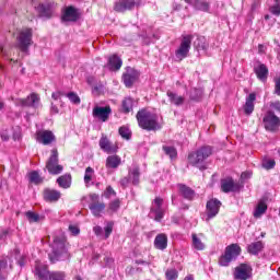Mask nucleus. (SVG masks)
<instances>
[{"label": "nucleus", "instance_id": "1", "mask_svg": "<svg viewBox=\"0 0 280 280\" xmlns=\"http://www.w3.org/2000/svg\"><path fill=\"white\" fill-rule=\"evenodd\" d=\"M51 253L48 254L51 264L69 259V249L67 248V238L65 235H55L50 244Z\"/></svg>", "mask_w": 280, "mask_h": 280}, {"label": "nucleus", "instance_id": "2", "mask_svg": "<svg viewBox=\"0 0 280 280\" xmlns=\"http://www.w3.org/2000/svg\"><path fill=\"white\" fill-rule=\"evenodd\" d=\"M138 125L143 130H161L159 116L148 109H140L137 115Z\"/></svg>", "mask_w": 280, "mask_h": 280}, {"label": "nucleus", "instance_id": "3", "mask_svg": "<svg viewBox=\"0 0 280 280\" xmlns=\"http://www.w3.org/2000/svg\"><path fill=\"white\" fill-rule=\"evenodd\" d=\"M213 154V149L209 145L201 147L197 151L188 154V163L194 167H198L199 170H207L205 166V161L209 159Z\"/></svg>", "mask_w": 280, "mask_h": 280}, {"label": "nucleus", "instance_id": "4", "mask_svg": "<svg viewBox=\"0 0 280 280\" xmlns=\"http://www.w3.org/2000/svg\"><path fill=\"white\" fill-rule=\"evenodd\" d=\"M35 275L39 280H67L65 271H49L40 261L35 262Z\"/></svg>", "mask_w": 280, "mask_h": 280}, {"label": "nucleus", "instance_id": "5", "mask_svg": "<svg viewBox=\"0 0 280 280\" xmlns=\"http://www.w3.org/2000/svg\"><path fill=\"white\" fill-rule=\"evenodd\" d=\"M240 253H242V247L237 244H231L225 248L224 255L220 257V266H229L231 261H235L240 257Z\"/></svg>", "mask_w": 280, "mask_h": 280}, {"label": "nucleus", "instance_id": "6", "mask_svg": "<svg viewBox=\"0 0 280 280\" xmlns=\"http://www.w3.org/2000/svg\"><path fill=\"white\" fill-rule=\"evenodd\" d=\"M58 159V149H52L51 154L46 162V170L48 171V174H51L52 176H58V174H62V171L65 167L59 164Z\"/></svg>", "mask_w": 280, "mask_h": 280}, {"label": "nucleus", "instance_id": "7", "mask_svg": "<svg viewBox=\"0 0 280 280\" xmlns=\"http://www.w3.org/2000/svg\"><path fill=\"white\" fill-rule=\"evenodd\" d=\"M191 40H194V36H183L179 47L175 50V58L177 60H185V58L189 56V49H191Z\"/></svg>", "mask_w": 280, "mask_h": 280}, {"label": "nucleus", "instance_id": "8", "mask_svg": "<svg viewBox=\"0 0 280 280\" xmlns=\"http://www.w3.org/2000/svg\"><path fill=\"white\" fill-rule=\"evenodd\" d=\"M32 28H22L18 35V47L21 51H27L32 46Z\"/></svg>", "mask_w": 280, "mask_h": 280}, {"label": "nucleus", "instance_id": "9", "mask_svg": "<svg viewBox=\"0 0 280 280\" xmlns=\"http://www.w3.org/2000/svg\"><path fill=\"white\" fill-rule=\"evenodd\" d=\"M262 122L265 126V129L268 130L269 132H277L280 128V118L275 115V112L268 110Z\"/></svg>", "mask_w": 280, "mask_h": 280}, {"label": "nucleus", "instance_id": "10", "mask_svg": "<svg viewBox=\"0 0 280 280\" xmlns=\"http://www.w3.org/2000/svg\"><path fill=\"white\" fill-rule=\"evenodd\" d=\"M151 218H154L155 222H161L165 215V210L163 209V198L156 197L151 206Z\"/></svg>", "mask_w": 280, "mask_h": 280}, {"label": "nucleus", "instance_id": "11", "mask_svg": "<svg viewBox=\"0 0 280 280\" xmlns=\"http://www.w3.org/2000/svg\"><path fill=\"white\" fill-rule=\"evenodd\" d=\"M220 207H222V202L218 199H210L207 202V206H206V213H207L206 222H209V220L215 218V215H218V213H220Z\"/></svg>", "mask_w": 280, "mask_h": 280}, {"label": "nucleus", "instance_id": "12", "mask_svg": "<svg viewBox=\"0 0 280 280\" xmlns=\"http://www.w3.org/2000/svg\"><path fill=\"white\" fill-rule=\"evenodd\" d=\"M113 113V109L110 106H95L93 108L92 115L95 119H100L101 121H108V117H110V114Z\"/></svg>", "mask_w": 280, "mask_h": 280}, {"label": "nucleus", "instance_id": "13", "mask_svg": "<svg viewBox=\"0 0 280 280\" xmlns=\"http://www.w3.org/2000/svg\"><path fill=\"white\" fill-rule=\"evenodd\" d=\"M252 275H253V268H250V266L248 265L243 264L235 268L234 279L248 280L250 279Z\"/></svg>", "mask_w": 280, "mask_h": 280}, {"label": "nucleus", "instance_id": "14", "mask_svg": "<svg viewBox=\"0 0 280 280\" xmlns=\"http://www.w3.org/2000/svg\"><path fill=\"white\" fill-rule=\"evenodd\" d=\"M36 141L43 145H49L56 141V136L49 130H40L36 132Z\"/></svg>", "mask_w": 280, "mask_h": 280}, {"label": "nucleus", "instance_id": "15", "mask_svg": "<svg viewBox=\"0 0 280 280\" xmlns=\"http://www.w3.org/2000/svg\"><path fill=\"white\" fill-rule=\"evenodd\" d=\"M136 5H139L135 0H118L115 3L114 10L115 12H128L132 10Z\"/></svg>", "mask_w": 280, "mask_h": 280}, {"label": "nucleus", "instance_id": "16", "mask_svg": "<svg viewBox=\"0 0 280 280\" xmlns=\"http://www.w3.org/2000/svg\"><path fill=\"white\" fill-rule=\"evenodd\" d=\"M240 183H235L233 178H225L221 180V189L224 194H230L231 191H240Z\"/></svg>", "mask_w": 280, "mask_h": 280}, {"label": "nucleus", "instance_id": "17", "mask_svg": "<svg viewBox=\"0 0 280 280\" xmlns=\"http://www.w3.org/2000/svg\"><path fill=\"white\" fill-rule=\"evenodd\" d=\"M62 197V194L59 190L46 188L44 189V200L46 202H58Z\"/></svg>", "mask_w": 280, "mask_h": 280}, {"label": "nucleus", "instance_id": "18", "mask_svg": "<svg viewBox=\"0 0 280 280\" xmlns=\"http://www.w3.org/2000/svg\"><path fill=\"white\" fill-rule=\"evenodd\" d=\"M257 100L256 93H250L246 100L245 104L243 106V110L245 115H253V112L255 110V101Z\"/></svg>", "mask_w": 280, "mask_h": 280}, {"label": "nucleus", "instance_id": "19", "mask_svg": "<svg viewBox=\"0 0 280 280\" xmlns=\"http://www.w3.org/2000/svg\"><path fill=\"white\" fill-rule=\"evenodd\" d=\"M189 5H192L195 10H199L200 12H209L211 4L207 2V0H184Z\"/></svg>", "mask_w": 280, "mask_h": 280}, {"label": "nucleus", "instance_id": "20", "mask_svg": "<svg viewBox=\"0 0 280 280\" xmlns=\"http://www.w3.org/2000/svg\"><path fill=\"white\" fill-rule=\"evenodd\" d=\"M61 19L66 23H75L78 21V10L73 7L66 8Z\"/></svg>", "mask_w": 280, "mask_h": 280}, {"label": "nucleus", "instance_id": "21", "mask_svg": "<svg viewBox=\"0 0 280 280\" xmlns=\"http://www.w3.org/2000/svg\"><path fill=\"white\" fill-rule=\"evenodd\" d=\"M177 187L179 189L180 196H183V198H185L186 200H194V198L196 197V191L189 188V186L185 184H178Z\"/></svg>", "mask_w": 280, "mask_h": 280}, {"label": "nucleus", "instance_id": "22", "mask_svg": "<svg viewBox=\"0 0 280 280\" xmlns=\"http://www.w3.org/2000/svg\"><path fill=\"white\" fill-rule=\"evenodd\" d=\"M254 71L260 80V82H266L268 80V67L264 63L258 65L257 67L254 68Z\"/></svg>", "mask_w": 280, "mask_h": 280}, {"label": "nucleus", "instance_id": "23", "mask_svg": "<svg viewBox=\"0 0 280 280\" xmlns=\"http://www.w3.org/2000/svg\"><path fill=\"white\" fill-rule=\"evenodd\" d=\"M90 211L95 215V218H101L106 205L104 202H91L89 205Z\"/></svg>", "mask_w": 280, "mask_h": 280}, {"label": "nucleus", "instance_id": "24", "mask_svg": "<svg viewBox=\"0 0 280 280\" xmlns=\"http://www.w3.org/2000/svg\"><path fill=\"white\" fill-rule=\"evenodd\" d=\"M98 145H100L101 150H103V152H107V154L117 152L115 150V148L113 147V144L110 143V140H108V138L106 136H102Z\"/></svg>", "mask_w": 280, "mask_h": 280}, {"label": "nucleus", "instance_id": "25", "mask_svg": "<svg viewBox=\"0 0 280 280\" xmlns=\"http://www.w3.org/2000/svg\"><path fill=\"white\" fill-rule=\"evenodd\" d=\"M154 246L158 250H165L167 248V235L166 234H158L154 240Z\"/></svg>", "mask_w": 280, "mask_h": 280}, {"label": "nucleus", "instance_id": "26", "mask_svg": "<svg viewBox=\"0 0 280 280\" xmlns=\"http://www.w3.org/2000/svg\"><path fill=\"white\" fill-rule=\"evenodd\" d=\"M38 102H40V97H38L36 93H33L27 98L20 100V105L21 106H38Z\"/></svg>", "mask_w": 280, "mask_h": 280}, {"label": "nucleus", "instance_id": "27", "mask_svg": "<svg viewBox=\"0 0 280 280\" xmlns=\"http://www.w3.org/2000/svg\"><path fill=\"white\" fill-rule=\"evenodd\" d=\"M140 176L141 172L139 171V166L133 165L132 168H129L128 178L132 185L139 184Z\"/></svg>", "mask_w": 280, "mask_h": 280}, {"label": "nucleus", "instance_id": "28", "mask_svg": "<svg viewBox=\"0 0 280 280\" xmlns=\"http://www.w3.org/2000/svg\"><path fill=\"white\" fill-rule=\"evenodd\" d=\"M121 165V158L118 155H109L106 159V167L109 170H117Z\"/></svg>", "mask_w": 280, "mask_h": 280}, {"label": "nucleus", "instance_id": "29", "mask_svg": "<svg viewBox=\"0 0 280 280\" xmlns=\"http://www.w3.org/2000/svg\"><path fill=\"white\" fill-rule=\"evenodd\" d=\"M171 104H174L175 106H183V104H185V97L183 96H179L178 94L172 92V91H168L166 93Z\"/></svg>", "mask_w": 280, "mask_h": 280}, {"label": "nucleus", "instance_id": "30", "mask_svg": "<svg viewBox=\"0 0 280 280\" xmlns=\"http://www.w3.org/2000/svg\"><path fill=\"white\" fill-rule=\"evenodd\" d=\"M264 250V243L261 241L254 242L247 246V252L250 255H259Z\"/></svg>", "mask_w": 280, "mask_h": 280}, {"label": "nucleus", "instance_id": "31", "mask_svg": "<svg viewBox=\"0 0 280 280\" xmlns=\"http://www.w3.org/2000/svg\"><path fill=\"white\" fill-rule=\"evenodd\" d=\"M137 78L138 74L135 71L125 73L122 77L125 86H127V89H130V86H132V84L137 82Z\"/></svg>", "mask_w": 280, "mask_h": 280}, {"label": "nucleus", "instance_id": "32", "mask_svg": "<svg viewBox=\"0 0 280 280\" xmlns=\"http://www.w3.org/2000/svg\"><path fill=\"white\" fill-rule=\"evenodd\" d=\"M57 184L61 189H69L71 187V174H65L57 178Z\"/></svg>", "mask_w": 280, "mask_h": 280}, {"label": "nucleus", "instance_id": "33", "mask_svg": "<svg viewBox=\"0 0 280 280\" xmlns=\"http://www.w3.org/2000/svg\"><path fill=\"white\" fill-rule=\"evenodd\" d=\"M108 65H109V69L112 71H119V69H121V58H119L117 55H114L112 57H109L108 59Z\"/></svg>", "mask_w": 280, "mask_h": 280}, {"label": "nucleus", "instance_id": "34", "mask_svg": "<svg viewBox=\"0 0 280 280\" xmlns=\"http://www.w3.org/2000/svg\"><path fill=\"white\" fill-rule=\"evenodd\" d=\"M267 5L271 14H275V16H280V0H268Z\"/></svg>", "mask_w": 280, "mask_h": 280}, {"label": "nucleus", "instance_id": "35", "mask_svg": "<svg viewBox=\"0 0 280 280\" xmlns=\"http://www.w3.org/2000/svg\"><path fill=\"white\" fill-rule=\"evenodd\" d=\"M266 211H268V205H266V202H264V201H260L256 206V209L254 211V218H261V215H264V213H266Z\"/></svg>", "mask_w": 280, "mask_h": 280}, {"label": "nucleus", "instance_id": "36", "mask_svg": "<svg viewBox=\"0 0 280 280\" xmlns=\"http://www.w3.org/2000/svg\"><path fill=\"white\" fill-rule=\"evenodd\" d=\"M38 12L40 16H44L45 19H49L51 16V4H39Z\"/></svg>", "mask_w": 280, "mask_h": 280}, {"label": "nucleus", "instance_id": "37", "mask_svg": "<svg viewBox=\"0 0 280 280\" xmlns=\"http://www.w3.org/2000/svg\"><path fill=\"white\" fill-rule=\"evenodd\" d=\"M194 47L197 49V51H205L209 45L207 44V39H205V37H197V39L194 42Z\"/></svg>", "mask_w": 280, "mask_h": 280}, {"label": "nucleus", "instance_id": "38", "mask_svg": "<svg viewBox=\"0 0 280 280\" xmlns=\"http://www.w3.org/2000/svg\"><path fill=\"white\" fill-rule=\"evenodd\" d=\"M191 237H192V248H195V250H205V243H202V240L198 237V234L194 233Z\"/></svg>", "mask_w": 280, "mask_h": 280}, {"label": "nucleus", "instance_id": "39", "mask_svg": "<svg viewBox=\"0 0 280 280\" xmlns=\"http://www.w3.org/2000/svg\"><path fill=\"white\" fill-rule=\"evenodd\" d=\"M162 150H163L164 154H166V156H170V159H176V156H178V152L176 151V148H174V147L163 145Z\"/></svg>", "mask_w": 280, "mask_h": 280}, {"label": "nucleus", "instance_id": "40", "mask_svg": "<svg viewBox=\"0 0 280 280\" xmlns=\"http://www.w3.org/2000/svg\"><path fill=\"white\" fill-rule=\"evenodd\" d=\"M135 104V101L132 98L127 97L122 101V110L124 113H130L132 110V106Z\"/></svg>", "mask_w": 280, "mask_h": 280}, {"label": "nucleus", "instance_id": "41", "mask_svg": "<svg viewBox=\"0 0 280 280\" xmlns=\"http://www.w3.org/2000/svg\"><path fill=\"white\" fill-rule=\"evenodd\" d=\"M30 180L31 183H34V185H40V183H43V177H40L38 172L33 171L30 173Z\"/></svg>", "mask_w": 280, "mask_h": 280}, {"label": "nucleus", "instance_id": "42", "mask_svg": "<svg viewBox=\"0 0 280 280\" xmlns=\"http://www.w3.org/2000/svg\"><path fill=\"white\" fill-rule=\"evenodd\" d=\"M202 97V90L194 88L190 90V100L198 102Z\"/></svg>", "mask_w": 280, "mask_h": 280}, {"label": "nucleus", "instance_id": "43", "mask_svg": "<svg viewBox=\"0 0 280 280\" xmlns=\"http://www.w3.org/2000/svg\"><path fill=\"white\" fill-rule=\"evenodd\" d=\"M94 170L93 167L89 166L85 168V175H84V183L86 185H89V183H91V180H93V174H94Z\"/></svg>", "mask_w": 280, "mask_h": 280}, {"label": "nucleus", "instance_id": "44", "mask_svg": "<svg viewBox=\"0 0 280 280\" xmlns=\"http://www.w3.org/2000/svg\"><path fill=\"white\" fill-rule=\"evenodd\" d=\"M165 278H166V280H176V279H178V270L167 269L165 271Z\"/></svg>", "mask_w": 280, "mask_h": 280}, {"label": "nucleus", "instance_id": "45", "mask_svg": "<svg viewBox=\"0 0 280 280\" xmlns=\"http://www.w3.org/2000/svg\"><path fill=\"white\" fill-rule=\"evenodd\" d=\"M65 96L68 97V100H70L72 104H80V96H78V94H75L74 92L65 94Z\"/></svg>", "mask_w": 280, "mask_h": 280}, {"label": "nucleus", "instance_id": "46", "mask_svg": "<svg viewBox=\"0 0 280 280\" xmlns=\"http://www.w3.org/2000/svg\"><path fill=\"white\" fill-rule=\"evenodd\" d=\"M261 165L264 170H273L275 165H277V162H275V160H264Z\"/></svg>", "mask_w": 280, "mask_h": 280}, {"label": "nucleus", "instance_id": "47", "mask_svg": "<svg viewBox=\"0 0 280 280\" xmlns=\"http://www.w3.org/2000/svg\"><path fill=\"white\" fill-rule=\"evenodd\" d=\"M119 135L122 137V139H130V129L128 127H120L119 128Z\"/></svg>", "mask_w": 280, "mask_h": 280}, {"label": "nucleus", "instance_id": "48", "mask_svg": "<svg viewBox=\"0 0 280 280\" xmlns=\"http://www.w3.org/2000/svg\"><path fill=\"white\" fill-rule=\"evenodd\" d=\"M121 205V201L119 199H116L109 203V211L115 213L116 211H119V207Z\"/></svg>", "mask_w": 280, "mask_h": 280}, {"label": "nucleus", "instance_id": "49", "mask_svg": "<svg viewBox=\"0 0 280 280\" xmlns=\"http://www.w3.org/2000/svg\"><path fill=\"white\" fill-rule=\"evenodd\" d=\"M26 218H27L28 222H38V220H40V215H38L32 211L26 212Z\"/></svg>", "mask_w": 280, "mask_h": 280}, {"label": "nucleus", "instance_id": "50", "mask_svg": "<svg viewBox=\"0 0 280 280\" xmlns=\"http://www.w3.org/2000/svg\"><path fill=\"white\" fill-rule=\"evenodd\" d=\"M104 231H105L104 240H108L110 237V233H113V223L110 222L107 223Z\"/></svg>", "mask_w": 280, "mask_h": 280}, {"label": "nucleus", "instance_id": "51", "mask_svg": "<svg viewBox=\"0 0 280 280\" xmlns=\"http://www.w3.org/2000/svg\"><path fill=\"white\" fill-rule=\"evenodd\" d=\"M105 198H113V196H117V192L115 189H113L110 186H108L104 192Z\"/></svg>", "mask_w": 280, "mask_h": 280}, {"label": "nucleus", "instance_id": "52", "mask_svg": "<svg viewBox=\"0 0 280 280\" xmlns=\"http://www.w3.org/2000/svg\"><path fill=\"white\" fill-rule=\"evenodd\" d=\"M66 96V93L65 92H61V91H57V92H54L51 94V97L52 100L57 101V100H60V97H65Z\"/></svg>", "mask_w": 280, "mask_h": 280}, {"label": "nucleus", "instance_id": "53", "mask_svg": "<svg viewBox=\"0 0 280 280\" xmlns=\"http://www.w3.org/2000/svg\"><path fill=\"white\" fill-rule=\"evenodd\" d=\"M128 185H130V177H124L120 179V187H122L124 189H126V187H128Z\"/></svg>", "mask_w": 280, "mask_h": 280}, {"label": "nucleus", "instance_id": "54", "mask_svg": "<svg viewBox=\"0 0 280 280\" xmlns=\"http://www.w3.org/2000/svg\"><path fill=\"white\" fill-rule=\"evenodd\" d=\"M275 94L280 95V77L275 79Z\"/></svg>", "mask_w": 280, "mask_h": 280}, {"label": "nucleus", "instance_id": "55", "mask_svg": "<svg viewBox=\"0 0 280 280\" xmlns=\"http://www.w3.org/2000/svg\"><path fill=\"white\" fill-rule=\"evenodd\" d=\"M93 232L95 233V235H97V237H101V235L104 234V230L100 225L94 226Z\"/></svg>", "mask_w": 280, "mask_h": 280}, {"label": "nucleus", "instance_id": "56", "mask_svg": "<svg viewBox=\"0 0 280 280\" xmlns=\"http://www.w3.org/2000/svg\"><path fill=\"white\" fill-rule=\"evenodd\" d=\"M69 231L70 233H72L73 235H80V228L75 226V225H69Z\"/></svg>", "mask_w": 280, "mask_h": 280}, {"label": "nucleus", "instance_id": "57", "mask_svg": "<svg viewBox=\"0 0 280 280\" xmlns=\"http://www.w3.org/2000/svg\"><path fill=\"white\" fill-rule=\"evenodd\" d=\"M270 107L273 108V110H277V113H280V102L279 101L271 103Z\"/></svg>", "mask_w": 280, "mask_h": 280}, {"label": "nucleus", "instance_id": "58", "mask_svg": "<svg viewBox=\"0 0 280 280\" xmlns=\"http://www.w3.org/2000/svg\"><path fill=\"white\" fill-rule=\"evenodd\" d=\"M10 231L9 230H2L0 233V240H5L8 237Z\"/></svg>", "mask_w": 280, "mask_h": 280}, {"label": "nucleus", "instance_id": "59", "mask_svg": "<svg viewBox=\"0 0 280 280\" xmlns=\"http://www.w3.org/2000/svg\"><path fill=\"white\" fill-rule=\"evenodd\" d=\"M90 198H91L92 202H100L98 201L100 200V195L93 194V195L90 196Z\"/></svg>", "mask_w": 280, "mask_h": 280}, {"label": "nucleus", "instance_id": "60", "mask_svg": "<svg viewBox=\"0 0 280 280\" xmlns=\"http://www.w3.org/2000/svg\"><path fill=\"white\" fill-rule=\"evenodd\" d=\"M1 139L2 141H9L10 136H8V133H1Z\"/></svg>", "mask_w": 280, "mask_h": 280}, {"label": "nucleus", "instance_id": "61", "mask_svg": "<svg viewBox=\"0 0 280 280\" xmlns=\"http://www.w3.org/2000/svg\"><path fill=\"white\" fill-rule=\"evenodd\" d=\"M241 178H250V173H242Z\"/></svg>", "mask_w": 280, "mask_h": 280}, {"label": "nucleus", "instance_id": "62", "mask_svg": "<svg viewBox=\"0 0 280 280\" xmlns=\"http://www.w3.org/2000/svg\"><path fill=\"white\" fill-rule=\"evenodd\" d=\"M51 112L58 114V107L56 105H51Z\"/></svg>", "mask_w": 280, "mask_h": 280}, {"label": "nucleus", "instance_id": "63", "mask_svg": "<svg viewBox=\"0 0 280 280\" xmlns=\"http://www.w3.org/2000/svg\"><path fill=\"white\" fill-rule=\"evenodd\" d=\"M13 139H14V141H16V140L21 139V135H19V133H14V135H13Z\"/></svg>", "mask_w": 280, "mask_h": 280}, {"label": "nucleus", "instance_id": "64", "mask_svg": "<svg viewBox=\"0 0 280 280\" xmlns=\"http://www.w3.org/2000/svg\"><path fill=\"white\" fill-rule=\"evenodd\" d=\"M184 280H194V276H187Z\"/></svg>", "mask_w": 280, "mask_h": 280}]
</instances>
